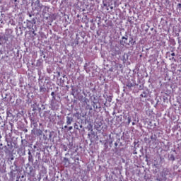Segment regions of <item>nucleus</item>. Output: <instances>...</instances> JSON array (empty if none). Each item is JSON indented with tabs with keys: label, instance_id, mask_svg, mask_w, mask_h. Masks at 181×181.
Returning <instances> with one entry per match:
<instances>
[{
	"label": "nucleus",
	"instance_id": "2",
	"mask_svg": "<svg viewBox=\"0 0 181 181\" xmlns=\"http://www.w3.org/2000/svg\"><path fill=\"white\" fill-rule=\"evenodd\" d=\"M50 107L52 111H57L60 108V103L54 98V100H51Z\"/></svg>",
	"mask_w": 181,
	"mask_h": 181
},
{
	"label": "nucleus",
	"instance_id": "17",
	"mask_svg": "<svg viewBox=\"0 0 181 181\" xmlns=\"http://www.w3.org/2000/svg\"><path fill=\"white\" fill-rule=\"evenodd\" d=\"M173 160H175V157H173Z\"/></svg>",
	"mask_w": 181,
	"mask_h": 181
},
{
	"label": "nucleus",
	"instance_id": "20",
	"mask_svg": "<svg viewBox=\"0 0 181 181\" xmlns=\"http://www.w3.org/2000/svg\"><path fill=\"white\" fill-rule=\"evenodd\" d=\"M172 59H175V57H173Z\"/></svg>",
	"mask_w": 181,
	"mask_h": 181
},
{
	"label": "nucleus",
	"instance_id": "14",
	"mask_svg": "<svg viewBox=\"0 0 181 181\" xmlns=\"http://www.w3.org/2000/svg\"><path fill=\"white\" fill-rule=\"evenodd\" d=\"M170 54H171V56H173H173H175V52H173V53H171Z\"/></svg>",
	"mask_w": 181,
	"mask_h": 181
},
{
	"label": "nucleus",
	"instance_id": "7",
	"mask_svg": "<svg viewBox=\"0 0 181 181\" xmlns=\"http://www.w3.org/2000/svg\"><path fill=\"white\" fill-rule=\"evenodd\" d=\"M37 134L38 136H40V135H42V134H43V132L41 129H37Z\"/></svg>",
	"mask_w": 181,
	"mask_h": 181
},
{
	"label": "nucleus",
	"instance_id": "3",
	"mask_svg": "<svg viewBox=\"0 0 181 181\" xmlns=\"http://www.w3.org/2000/svg\"><path fill=\"white\" fill-rule=\"evenodd\" d=\"M12 149H13V146L12 145V143L8 142L7 147L6 146L5 153H11V152H12Z\"/></svg>",
	"mask_w": 181,
	"mask_h": 181
},
{
	"label": "nucleus",
	"instance_id": "15",
	"mask_svg": "<svg viewBox=\"0 0 181 181\" xmlns=\"http://www.w3.org/2000/svg\"><path fill=\"white\" fill-rule=\"evenodd\" d=\"M29 156H32V153L30 151L28 152Z\"/></svg>",
	"mask_w": 181,
	"mask_h": 181
},
{
	"label": "nucleus",
	"instance_id": "16",
	"mask_svg": "<svg viewBox=\"0 0 181 181\" xmlns=\"http://www.w3.org/2000/svg\"><path fill=\"white\" fill-rule=\"evenodd\" d=\"M128 119H129V123L131 122V119L128 118Z\"/></svg>",
	"mask_w": 181,
	"mask_h": 181
},
{
	"label": "nucleus",
	"instance_id": "13",
	"mask_svg": "<svg viewBox=\"0 0 181 181\" xmlns=\"http://www.w3.org/2000/svg\"><path fill=\"white\" fill-rule=\"evenodd\" d=\"M71 129H73V127L71 126L69 127V131H71Z\"/></svg>",
	"mask_w": 181,
	"mask_h": 181
},
{
	"label": "nucleus",
	"instance_id": "1",
	"mask_svg": "<svg viewBox=\"0 0 181 181\" xmlns=\"http://www.w3.org/2000/svg\"><path fill=\"white\" fill-rule=\"evenodd\" d=\"M133 40L134 38L130 37L128 42V35H126L125 36L122 37V40H120V45H122V46H125V45H129V43H131V45H135V41L133 42Z\"/></svg>",
	"mask_w": 181,
	"mask_h": 181
},
{
	"label": "nucleus",
	"instance_id": "8",
	"mask_svg": "<svg viewBox=\"0 0 181 181\" xmlns=\"http://www.w3.org/2000/svg\"><path fill=\"white\" fill-rule=\"evenodd\" d=\"M29 162H33V156H28Z\"/></svg>",
	"mask_w": 181,
	"mask_h": 181
},
{
	"label": "nucleus",
	"instance_id": "4",
	"mask_svg": "<svg viewBox=\"0 0 181 181\" xmlns=\"http://www.w3.org/2000/svg\"><path fill=\"white\" fill-rule=\"evenodd\" d=\"M42 8H43V5L40 4V1H37L35 4V8L36 9V11H37V12H40Z\"/></svg>",
	"mask_w": 181,
	"mask_h": 181
},
{
	"label": "nucleus",
	"instance_id": "5",
	"mask_svg": "<svg viewBox=\"0 0 181 181\" xmlns=\"http://www.w3.org/2000/svg\"><path fill=\"white\" fill-rule=\"evenodd\" d=\"M72 121H73V119H71L70 117H66V124H67V125L71 124Z\"/></svg>",
	"mask_w": 181,
	"mask_h": 181
},
{
	"label": "nucleus",
	"instance_id": "12",
	"mask_svg": "<svg viewBox=\"0 0 181 181\" xmlns=\"http://www.w3.org/2000/svg\"><path fill=\"white\" fill-rule=\"evenodd\" d=\"M177 8H179V9L181 8V4H180V3H179V4H177Z\"/></svg>",
	"mask_w": 181,
	"mask_h": 181
},
{
	"label": "nucleus",
	"instance_id": "6",
	"mask_svg": "<svg viewBox=\"0 0 181 181\" xmlns=\"http://www.w3.org/2000/svg\"><path fill=\"white\" fill-rule=\"evenodd\" d=\"M141 97H142L143 98H146V97H148V95L146 93V92H143L141 95Z\"/></svg>",
	"mask_w": 181,
	"mask_h": 181
},
{
	"label": "nucleus",
	"instance_id": "10",
	"mask_svg": "<svg viewBox=\"0 0 181 181\" xmlns=\"http://www.w3.org/2000/svg\"><path fill=\"white\" fill-rule=\"evenodd\" d=\"M63 149H64V151H67V146H66V145H63Z\"/></svg>",
	"mask_w": 181,
	"mask_h": 181
},
{
	"label": "nucleus",
	"instance_id": "9",
	"mask_svg": "<svg viewBox=\"0 0 181 181\" xmlns=\"http://www.w3.org/2000/svg\"><path fill=\"white\" fill-rule=\"evenodd\" d=\"M51 95L52 97V100H56V95L54 94V92H52Z\"/></svg>",
	"mask_w": 181,
	"mask_h": 181
},
{
	"label": "nucleus",
	"instance_id": "18",
	"mask_svg": "<svg viewBox=\"0 0 181 181\" xmlns=\"http://www.w3.org/2000/svg\"><path fill=\"white\" fill-rule=\"evenodd\" d=\"M129 87H132V85H129Z\"/></svg>",
	"mask_w": 181,
	"mask_h": 181
},
{
	"label": "nucleus",
	"instance_id": "11",
	"mask_svg": "<svg viewBox=\"0 0 181 181\" xmlns=\"http://www.w3.org/2000/svg\"><path fill=\"white\" fill-rule=\"evenodd\" d=\"M64 162H69V158H64Z\"/></svg>",
	"mask_w": 181,
	"mask_h": 181
},
{
	"label": "nucleus",
	"instance_id": "19",
	"mask_svg": "<svg viewBox=\"0 0 181 181\" xmlns=\"http://www.w3.org/2000/svg\"><path fill=\"white\" fill-rule=\"evenodd\" d=\"M64 128H67V126H65Z\"/></svg>",
	"mask_w": 181,
	"mask_h": 181
}]
</instances>
